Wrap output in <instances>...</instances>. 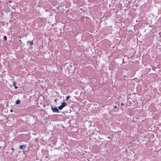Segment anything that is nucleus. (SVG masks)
I'll use <instances>...</instances> for the list:
<instances>
[{
	"instance_id": "f257e3e1",
	"label": "nucleus",
	"mask_w": 161,
	"mask_h": 161,
	"mask_svg": "<svg viewBox=\"0 0 161 161\" xmlns=\"http://www.w3.org/2000/svg\"><path fill=\"white\" fill-rule=\"evenodd\" d=\"M51 109L53 112H56L57 113H59V110L56 107L53 108V106H51Z\"/></svg>"
},
{
	"instance_id": "f03ea898",
	"label": "nucleus",
	"mask_w": 161,
	"mask_h": 161,
	"mask_svg": "<svg viewBox=\"0 0 161 161\" xmlns=\"http://www.w3.org/2000/svg\"><path fill=\"white\" fill-rule=\"evenodd\" d=\"M27 44H29V46H31L33 44V41H28Z\"/></svg>"
},
{
	"instance_id": "7ed1b4c3",
	"label": "nucleus",
	"mask_w": 161,
	"mask_h": 161,
	"mask_svg": "<svg viewBox=\"0 0 161 161\" xmlns=\"http://www.w3.org/2000/svg\"><path fill=\"white\" fill-rule=\"evenodd\" d=\"M26 147L25 145H21L20 146L19 148L21 149H25V148Z\"/></svg>"
},
{
	"instance_id": "20e7f679",
	"label": "nucleus",
	"mask_w": 161,
	"mask_h": 161,
	"mask_svg": "<svg viewBox=\"0 0 161 161\" xmlns=\"http://www.w3.org/2000/svg\"><path fill=\"white\" fill-rule=\"evenodd\" d=\"M62 106L63 107H65V106H66L67 105V103L66 102H63L62 104Z\"/></svg>"
},
{
	"instance_id": "39448f33",
	"label": "nucleus",
	"mask_w": 161,
	"mask_h": 161,
	"mask_svg": "<svg viewBox=\"0 0 161 161\" xmlns=\"http://www.w3.org/2000/svg\"><path fill=\"white\" fill-rule=\"evenodd\" d=\"M20 103V101L19 100H17L16 101L15 103L16 104H19Z\"/></svg>"
},
{
	"instance_id": "423d86ee",
	"label": "nucleus",
	"mask_w": 161,
	"mask_h": 161,
	"mask_svg": "<svg viewBox=\"0 0 161 161\" xmlns=\"http://www.w3.org/2000/svg\"><path fill=\"white\" fill-rule=\"evenodd\" d=\"M63 108V107L62 105H61L58 107V108L60 110H62Z\"/></svg>"
},
{
	"instance_id": "0eeeda50",
	"label": "nucleus",
	"mask_w": 161,
	"mask_h": 161,
	"mask_svg": "<svg viewBox=\"0 0 161 161\" xmlns=\"http://www.w3.org/2000/svg\"><path fill=\"white\" fill-rule=\"evenodd\" d=\"M70 96H66V100H69V99L70 98Z\"/></svg>"
},
{
	"instance_id": "6e6552de",
	"label": "nucleus",
	"mask_w": 161,
	"mask_h": 161,
	"mask_svg": "<svg viewBox=\"0 0 161 161\" xmlns=\"http://www.w3.org/2000/svg\"><path fill=\"white\" fill-rule=\"evenodd\" d=\"M3 39L5 40V41H6L7 40V38L6 36H4L3 37Z\"/></svg>"
},
{
	"instance_id": "1a4fd4ad",
	"label": "nucleus",
	"mask_w": 161,
	"mask_h": 161,
	"mask_svg": "<svg viewBox=\"0 0 161 161\" xmlns=\"http://www.w3.org/2000/svg\"><path fill=\"white\" fill-rule=\"evenodd\" d=\"M14 88L15 89H17L18 88V87L16 86L15 85L14 86Z\"/></svg>"
},
{
	"instance_id": "9d476101",
	"label": "nucleus",
	"mask_w": 161,
	"mask_h": 161,
	"mask_svg": "<svg viewBox=\"0 0 161 161\" xmlns=\"http://www.w3.org/2000/svg\"><path fill=\"white\" fill-rule=\"evenodd\" d=\"M117 107H117V106H114V108H117Z\"/></svg>"
},
{
	"instance_id": "9b49d317",
	"label": "nucleus",
	"mask_w": 161,
	"mask_h": 161,
	"mask_svg": "<svg viewBox=\"0 0 161 161\" xmlns=\"http://www.w3.org/2000/svg\"><path fill=\"white\" fill-rule=\"evenodd\" d=\"M13 84L14 85V86L15 85V82L13 83Z\"/></svg>"
},
{
	"instance_id": "f8f14e48",
	"label": "nucleus",
	"mask_w": 161,
	"mask_h": 161,
	"mask_svg": "<svg viewBox=\"0 0 161 161\" xmlns=\"http://www.w3.org/2000/svg\"><path fill=\"white\" fill-rule=\"evenodd\" d=\"M124 105V103H121V106H123V105Z\"/></svg>"
},
{
	"instance_id": "ddd939ff",
	"label": "nucleus",
	"mask_w": 161,
	"mask_h": 161,
	"mask_svg": "<svg viewBox=\"0 0 161 161\" xmlns=\"http://www.w3.org/2000/svg\"><path fill=\"white\" fill-rule=\"evenodd\" d=\"M114 112H117V111H116V110H114Z\"/></svg>"
},
{
	"instance_id": "4468645a",
	"label": "nucleus",
	"mask_w": 161,
	"mask_h": 161,
	"mask_svg": "<svg viewBox=\"0 0 161 161\" xmlns=\"http://www.w3.org/2000/svg\"><path fill=\"white\" fill-rule=\"evenodd\" d=\"M11 149H12V150H14V148H11Z\"/></svg>"
},
{
	"instance_id": "2eb2a0df",
	"label": "nucleus",
	"mask_w": 161,
	"mask_h": 161,
	"mask_svg": "<svg viewBox=\"0 0 161 161\" xmlns=\"http://www.w3.org/2000/svg\"><path fill=\"white\" fill-rule=\"evenodd\" d=\"M11 112H12L13 111V110L12 109L11 110H10Z\"/></svg>"
},
{
	"instance_id": "dca6fc26",
	"label": "nucleus",
	"mask_w": 161,
	"mask_h": 161,
	"mask_svg": "<svg viewBox=\"0 0 161 161\" xmlns=\"http://www.w3.org/2000/svg\"><path fill=\"white\" fill-rule=\"evenodd\" d=\"M19 42H21V40H19Z\"/></svg>"
}]
</instances>
